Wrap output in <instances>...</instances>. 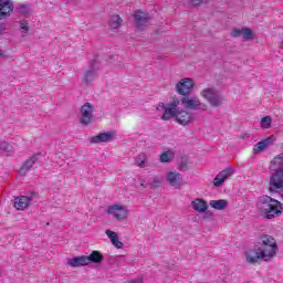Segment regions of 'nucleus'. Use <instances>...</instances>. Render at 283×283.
Wrapping results in <instances>:
<instances>
[{
	"instance_id": "1",
	"label": "nucleus",
	"mask_w": 283,
	"mask_h": 283,
	"mask_svg": "<svg viewBox=\"0 0 283 283\" xmlns=\"http://www.w3.org/2000/svg\"><path fill=\"white\" fill-rule=\"evenodd\" d=\"M271 169H275L269 179L265 180V187L270 193H282L283 191V153L276 155L270 163Z\"/></svg>"
},
{
	"instance_id": "2",
	"label": "nucleus",
	"mask_w": 283,
	"mask_h": 283,
	"mask_svg": "<svg viewBox=\"0 0 283 283\" xmlns=\"http://www.w3.org/2000/svg\"><path fill=\"white\" fill-rule=\"evenodd\" d=\"M259 213L265 218V220H273L277 216H282V202L270 196H262L259 198Z\"/></svg>"
},
{
	"instance_id": "3",
	"label": "nucleus",
	"mask_w": 283,
	"mask_h": 283,
	"mask_svg": "<svg viewBox=\"0 0 283 283\" xmlns=\"http://www.w3.org/2000/svg\"><path fill=\"white\" fill-rule=\"evenodd\" d=\"M262 251L265 255L271 260V258H275L277 255V241L269 234H263L260 238Z\"/></svg>"
},
{
	"instance_id": "4",
	"label": "nucleus",
	"mask_w": 283,
	"mask_h": 283,
	"mask_svg": "<svg viewBox=\"0 0 283 283\" xmlns=\"http://www.w3.org/2000/svg\"><path fill=\"white\" fill-rule=\"evenodd\" d=\"M200 96H202L211 107H221L222 103H224V96L220 95L218 91L211 87L203 88L200 92Z\"/></svg>"
},
{
	"instance_id": "5",
	"label": "nucleus",
	"mask_w": 283,
	"mask_h": 283,
	"mask_svg": "<svg viewBox=\"0 0 283 283\" xmlns=\"http://www.w3.org/2000/svg\"><path fill=\"white\" fill-rule=\"evenodd\" d=\"M181 105L187 109H201L202 112H207L209 108V106L206 103H202L199 97L189 95H184Z\"/></svg>"
},
{
	"instance_id": "6",
	"label": "nucleus",
	"mask_w": 283,
	"mask_h": 283,
	"mask_svg": "<svg viewBox=\"0 0 283 283\" xmlns=\"http://www.w3.org/2000/svg\"><path fill=\"white\" fill-rule=\"evenodd\" d=\"M245 260L248 264H256V262H260V260H265V262H269L270 259L262 251V248H254L245 252Z\"/></svg>"
},
{
	"instance_id": "7",
	"label": "nucleus",
	"mask_w": 283,
	"mask_h": 283,
	"mask_svg": "<svg viewBox=\"0 0 283 283\" xmlns=\"http://www.w3.org/2000/svg\"><path fill=\"white\" fill-rule=\"evenodd\" d=\"M196 83L190 77H185L176 85V91L181 96H189L191 94V90H193Z\"/></svg>"
},
{
	"instance_id": "8",
	"label": "nucleus",
	"mask_w": 283,
	"mask_h": 283,
	"mask_svg": "<svg viewBox=\"0 0 283 283\" xmlns=\"http://www.w3.org/2000/svg\"><path fill=\"white\" fill-rule=\"evenodd\" d=\"M81 123L82 125H92L94 123V107L92 106L91 103H85L81 107Z\"/></svg>"
},
{
	"instance_id": "9",
	"label": "nucleus",
	"mask_w": 283,
	"mask_h": 283,
	"mask_svg": "<svg viewBox=\"0 0 283 283\" xmlns=\"http://www.w3.org/2000/svg\"><path fill=\"white\" fill-rule=\"evenodd\" d=\"M106 213H108V216H113L115 220H125V218H127V208L124 206L113 205L107 208Z\"/></svg>"
},
{
	"instance_id": "10",
	"label": "nucleus",
	"mask_w": 283,
	"mask_h": 283,
	"mask_svg": "<svg viewBox=\"0 0 283 283\" xmlns=\"http://www.w3.org/2000/svg\"><path fill=\"white\" fill-rule=\"evenodd\" d=\"M233 168L228 167L223 170H221L216 178L213 179V186L214 187H222L224 185V181L230 178V176H233Z\"/></svg>"
},
{
	"instance_id": "11",
	"label": "nucleus",
	"mask_w": 283,
	"mask_h": 283,
	"mask_svg": "<svg viewBox=\"0 0 283 283\" xmlns=\"http://www.w3.org/2000/svg\"><path fill=\"white\" fill-rule=\"evenodd\" d=\"M14 10V4L10 0H0V20L8 19Z\"/></svg>"
},
{
	"instance_id": "12",
	"label": "nucleus",
	"mask_w": 283,
	"mask_h": 283,
	"mask_svg": "<svg viewBox=\"0 0 283 283\" xmlns=\"http://www.w3.org/2000/svg\"><path fill=\"white\" fill-rule=\"evenodd\" d=\"M176 118V123H178V125H182L184 127L189 125V123H191V120H193V114H191L188 111H178L177 115L175 116Z\"/></svg>"
},
{
	"instance_id": "13",
	"label": "nucleus",
	"mask_w": 283,
	"mask_h": 283,
	"mask_svg": "<svg viewBox=\"0 0 283 283\" xmlns=\"http://www.w3.org/2000/svg\"><path fill=\"white\" fill-rule=\"evenodd\" d=\"M30 202H32V197H28V196L15 197L13 207L18 211H24V209H28L30 207Z\"/></svg>"
},
{
	"instance_id": "14",
	"label": "nucleus",
	"mask_w": 283,
	"mask_h": 283,
	"mask_svg": "<svg viewBox=\"0 0 283 283\" xmlns=\"http://www.w3.org/2000/svg\"><path fill=\"white\" fill-rule=\"evenodd\" d=\"M112 140H114V132L101 133L90 138L93 145L98 143H112Z\"/></svg>"
},
{
	"instance_id": "15",
	"label": "nucleus",
	"mask_w": 283,
	"mask_h": 283,
	"mask_svg": "<svg viewBox=\"0 0 283 283\" xmlns=\"http://www.w3.org/2000/svg\"><path fill=\"white\" fill-rule=\"evenodd\" d=\"M275 143V136L266 137L265 139L256 143L253 147L254 154H260L261 151H264V149H268V147H271Z\"/></svg>"
},
{
	"instance_id": "16",
	"label": "nucleus",
	"mask_w": 283,
	"mask_h": 283,
	"mask_svg": "<svg viewBox=\"0 0 283 283\" xmlns=\"http://www.w3.org/2000/svg\"><path fill=\"white\" fill-rule=\"evenodd\" d=\"M135 21L137 24V30H143L144 25H147L149 23V13L136 11L135 14Z\"/></svg>"
},
{
	"instance_id": "17",
	"label": "nucleus",
	"mask_w": 283,
	"mask_h": 283,
	"mask_svg": "<svg viewBox=\"0 0 283 283\" xmlns=\"http://www.w3.org/2000/svg\"><path fill=\"white\" fill-rule=\"evenodd\" d=\"M66 264L69 266H72L73 269H78L80 266H87V255L74 256L72 259H69L66 261Z\"/></svg>"
},
{
	"instance_id": "18",
	"label": "nucleus",
	"mask_w": 283,
	"mask_h": 283,
	"mask_svg": "<svg viewBox=\"0 0 283 283\" xmlns=\"http://www.w3.org/2000/svg\"><path fill=\"white\" fill-rule=\"evenodd\" d=\"M191 207L197 213H205L209 209V203L205 199L197 198L191 201Z\"/></svg>"
},
{
	"instance_id": "19",
	"label": "nucleus",
	"mask_w": 283,
	"mask_h": 283,
	"mask_svg": "<svg viewBox=\"0 0 283 283\" xmlns=\"http://www.w3.org/2000/svg\"><path fill=\"white\" fill-rule=\"evenodd\" d=\"M167 182L174 187V189H180V172L178 171H170L167 174L166 177Z\"/></svg>"
},
{
	"instance_id": "20",
	"label": "nucleus",
	"mask_w": 283,
	"mask_h": 283,
	"mask_svg": "<svg viewBox=\"0 0 283 283\" xmlns=\"http://www.w3.org/2000/svg\"><path fill=\"white\" fill-rule=\"evenodd\" d=\"M103 253L94 250L88 256H86V262L87 264H101V262H103Z\"/></svg>"
},
{
	"instance_id": "21",
	"label": "nucleus",
	"mask_w": 283,
	"mask_h": 283,
	"mask_svg": "<svg viewBox=\"0 0 283 283\" xmlns=\"http://www.w3.org/2000/svg\"><path fill=\"white\" fill-rule=\"evenodd\" d=\"M36 160H38L36 156H32L29 159H27L22 165V167L20 168V175L25 176V174H28V171L32 169V166L36 163Z\"/></svg>"
},
{
	"instance_id": "22",
	"label": "nucleus",
	"mask_w": 283,
	"mask_h": 283,
	"mask_svg": "<svg viewBox=\"0 0 283 283\" xmlns=\"http://www.w3.org/2000/svg\"><path fill=\"white\" fill-rule=\"evenodd\" d=\"M210 207L212 209H216L217 211H224V209L229 207V201H227L226 199L211 200Z\"/></svg>"
},
{
	"instance_id": "23",
	"label": "nucleus",
	"mask_w": 283,
	"mask_h": 283,
	"mask_svg": "<svg viewBox=\"0 0 283 283\" xmlns=\"http://www.w3.org/2000/svg\"><path fill=\"white\" fill-rule=\"evenodd\" d=\"M106 235L107 238H109L112 244L116 248V249H123V242H120V240H118V234L112 230H106Z\"/></svg>"
},
{
	"instance_id": "24",
	"label": "nucleus",
	"mask_w": 283,
	"mask_h": 283,
	"mask_svg": "<svg viewBox=\"0 0 283 283\" xmlns=\"http://www.w3.org/2000/svg\"><path fill=\"white\" fill-rule=\"evenodd\" d=\"M178 111H175L171 106H166L164 114L161 116V120H171V118H176Z\"/></svg>"
},
{
	"instance_id": "25",
	"label": "nucleus",
	"mask_w": 283,
	"mask_h": 283,
	"mask_svg": "<svg viewBox=\"0 0 283 283\" xmlns=\"http://www.w3.org/2000/svg\"><path fill=\"white\" fill-rule=\"evenodd\" d=\"M109 25L111 28H113L114 30L118 29L120 25H123V19L120 18V15H112L111 17V21H109Z\"/></svg>"
},
{
	"instance_id": "26",
	"label": "nucleus",
	"mask_w": 283,
	"mask_h": 283,
	"mask_svg": "<svg viewBox=\"0 0 283 283\" xmlns=\"http://www.w3.org/2000/svg\"><path fill=\"white\" fill-rule=\"evenodd\" d=\"M146 163H147V155L144 153L139 154L135 159V165L137 167H140V169H144V167L146 166Z\"/></svg>"
},
{
	"instance_id": "27",
	"label": "nucleus",
	"mask_w": 283,
	"mask_h": 283,
	"mask_svg": "<svg viewBox=\"0 0 283 283\" xmlns=\"http://www.w3.org/2000/svg\"><path fill=\"white\" fill-rule=\"evenodd\" d=\"M94 78H96V72L94 70H90L84 75V83L88 85L92 83V81H94Z\"/></svg>"
},
{
	"instance_id": "28",
	"label": "nucleus",
	"mask_w": 283,
	"mask_h": 283,
	"mask_svg": "<svg viewBox=\"0 0 283 283\" xmlns=\"http://www.w3.org/2000/svg\"><path fill=\"white\" fill-rule=\"evenodd\" d=\"M245 41H253L255 39V33H253V30L249 28H243V35H242Z\"/></svg>"
},
{
	"instance_id": "29",
	"label": "nucleus",
	"mask_w": 283,
	"mask_h": 283,
	"mask_svg": "<svg viewBox=\"0 0 283 283\" xmlns=\"http://www.w3.org/2000/svg\"><path fill=\"white\" fill-rule=\"evenodd\" d=\"M271 123H273V119L271 118V116H265L261 119V127L263 129H269L271 128Z\"/></svg>"
},
{
	"instance_id": "30",
	"label": "nucleus",
	"mask_w": 283,
	"mask_h": 283,
	"mask_svg": "<svg viewBox=\"0 0 283 283\" xmlns=\"http://www.w3.org/2000/svg\"><path fill=\"white\" fill-rule=\"evenodd\" d=\"M20 29L23 36H28L30 34V27L28 25V21L23 20L20 22Z\"/></svg>"
},
{
	"instance_id": "31",
	"label": "nucleus",
	"mask_w": 283,
	"mask_h": 283,
	"mask_svg": "<svg viewBox=\"0 0 283 283\" xmlns=\"http://www.w3.org/2000/svg\"><path fill=\"white\" fill-rule=\"evenodd\" d=\"M14 147H12V144L8 143V142H1L0 143V151H13Z\"/></svg>"
},
{
	"instance_id": "32",
	"label": "nucleus",
	"mask_w": 283,
	"mask_h": 283,
	"mask_svg": "<svg viewBox=\"0 0 283 283\" xmlns=\"http://www.w3.org/2000/svg\"><path fill=\"white\" fill-rule=\"evenodd\" d=\"M150 186L153 187V189H158V188L163 187V177L156 176L153 179V182L150 184Z\"/></svg>"
},
{
	"instance_id": "33",
	"label": "nucleus",
	"mask_w": 283,
	"mask_h": 283,
	"mask_svg": "<svg viewBox=\"0 0 283 283\" xmlns=\"http://www.w3.org/2000/svg\"><path fill=\"white\" fill-rule=\"evenodd\" d=\"M171 151H164L160 157L159 160L160 163H171Z\"/></svg>"
},
{
	"instance_id": "34",
	"label": "nucleus",
	"mask_w": 283,
	"mask_h": 283,
	"mask_svg": "<svg viewBox=\"0 0 283 283\" xmlns=\"http://www.w3.org/2000/svg\"><path fill=\"white\" fill-rule=\"evenodd\" d=\"M190 6L198 8L199 6H205L211 3V0H189Z\"/></svg>"
},
{
	"instance_id": "35",
	"label": "nucleus",
	"mask_w": 283,
	"mask_h": 283,
	"mask_svg": "<svg viewBox=\"0 0 283 283\" xmlns=\"http://www.w3.org/2000/svg\"><path fill=\"white\" fill-rule=\"evenodd\" d=\"M243 33H244V28L233 29L231 32V36H233V39H238L239 36H243Z\"/></svg>"
},
{
	"instance_id": "36",
	"label": "nucleus",
	"mask_w": 283,
	"mask_h": 283,
	"mask_svg": "<svg viewBox=\"0 0 283 283\" xmlns=\"http://www.w3.org/2000/svg\"><path fill=\"white\" fill-rule=\"evenodd\" d=\"M179 166L180 169H187V167H189V160L187 158H182Z\"/></svg>"
},
{
	"instance_id": "37",
	"label": "nucleus",
	"mask_w": 283,
	"mask_h": 283,
	"mask_svg": "<svg viewBox=\"0 0 283 283\" xmlns=\"http://www.w3.org/2000/svg\"><path fill=\"white\" fill-rule=\"evenodd\" d=\"M178 105H180V102L174 101V102L170 104V107H172L175 112H178Z\"/></svg>"
},
{
	"instance_id": "38",
	"label": "nucleus",
	"mask_w": 283,
	"mask_h": 283,
	"mask_svg": "<svg viewBox=\"0 0 283 283\" xmlns=\"http://www.w3.org/2000/svg\"><path fill=\"white\" fill-rule=\"evenodd\" d=\"M166 108H167V106H165V104H158L156 107L157 112H164V113H165Z\"/></svg>"
},
{
	"instance_id": "39",
	"label": "nucleus",
	"mask_w": 283,
	"mask_h": 283,
	"mask_svg": "<svg viewBox=\"0 0 283 283\" xmlns=\"http://www.w3.org/2000/svg\"><path fill=\"white\" fill-rule=\"evenodd\" d=\"M127 283H143V280L140 279L132 280V281H128Z\"/></svg>"
},
{
	"instance_id": "40",
	"label": "nucleus",
	"mask_w": 283,
	"mask_h": 283,
	"mask_svg": "<svg viewBox=\"0 0 283 283\" xmlns=\"http://www.w3.org/2000/svg\"><path fill=\"white\" fill-rule=\"evenodd\" d=\"M140 187H142L143 189H145V187H147V186H145V181H142V182H140Z\"/></svg>"
},
{
	"instance_id": "41",
	"label": "nucleus",
	"mask_w": 283,
	"mask_h": 283,
	"mask_svg": "<svg viewBox=\"0 0 283 283\" xmlns=\"http://www.w3.org/2000/svg\"><path fill=\"white\" fill-rule=\"evenodd\" d=\"M0 56L6 57V53H0Z\"/></svg>"
},
{
	"instance_id": "42",
	"label": "nucleus",
	"mask_w": 283,
	"mask_h": 283,
	"mask_svg": "<svg viewBox=\"0 0 283 283\" xmlns=\"http://www.w3.org/2000/svg\"><path fill=\"white\" fill-rule=\"evenodd\" d=\"M1 30H3V29H0V36H1Z\"/></svg>"
}]
</instances>
